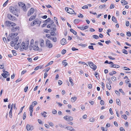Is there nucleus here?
Listing matches in <instances>:
<instances>
[{"mask_svg":"<svg viewBox=\"0 0 131 131\" xmlns=\"http://www.w3.org/2000/svg\"><path fill=\"white\" fill-rule=\"evenodd\" d=\"M5 74H6V75L7 77H9V72L7 71H5Z\"/></svg>","mask_w":131,"mask_h":131,"instance_id":"nucleus-63","label":"nucleus"},{"mask_svg":"<svg viewBox=\"0 0 131 131\" xmlns=\"http://www.w3.org/2000/svg\"><path fill=\"white\" fill-rule=\"evenodd\" d=\"M54 21H56L57 24H58V22L57 21V18L55 17H54Z\"/></svg>","mask_w":131,"mask_h":131,"instance_id":"nucleus-55","label":"nucleus"},{"mask_svg":"<svg viewBox=\"0 0 131 131\" xmlns=\"http://www.w3.org/2000/svg\"><path fill=\"white\" fill-rule=\"evenodd\" d=\"M9 9L10 11L13 14L15 15L16 16H18V13L20 12L19 9H17L16 7L10 6L9 7Z\"/></svg>","mask_w":131,"mask_h":131,"instance_id":"nucleus-1","label":"nucleus"},{"mask_svg":"<svg viewBox=\"0 0 131 131\" xmlns=\"http://www.w3.org/2000/svg\"><path fill=\"white\" fill-rule=\"evenodd\" d=\"M51 20L50 18H48L45 21V22L46 23H47L48 22H50Z\"/></svg>","mask_w":131,"mask_h":131,"instance_id":"nucleus-49","label":"nucleus"},{"mask_svg":"<svg viewBox=\"0 0 131 131\" xmlns=\"http://www.w3.org/2000/svg\"><path fill=\"white\" fill-rule=\"evenodd\" d=\"M106 6V5L104 4L103 5H100L99 7V8L100 9H102L104 7H105Z\"/></svg>","mask_w":131,"mask_h":131,"instance_id":"nucleus-42","label":"nucleus"},{"mask_svg":"<svg viewBox=\"0 0 131 131\" xmlns=\"http://www.w3.org/2000/svg\"><path fill=\"white\" fill-rule=\"evenodd\" d=\"M12 52L14 56H16L17 55V53L16 52V51L15 50H12Z\"/></svg>","mask_w":131,"mask_h":131,"instance_id":"nucleus-50","label":"nucleus"},{"mask_svg":"<svg viewBox=\"0 0 131 131\" xmlns=\"http://www.w3.org/2000/svg\"><path fill=\"white\" fill-rule=\"evenodd\" d=\"M37 104V102L36 101H34L32 103L31 105H32L34 107L35 105H36Z\"/></svg>","mask_w":131,"mask_h":131,"instance_id":"nucleus-37","label":"nucleus"},{"mask_svg":"<svg viewBox=\"0 0 131 131\" xmlns=\"http://www.w3.org/2000/svg\"><path fill=\"white\" fill-rule=\"evenodd\" d=\"M33 106L32 105H30L29 107V111L30 112H33Z\"/></svg>","mask_w":131,"mask_h":131,"instance_id":"nucleus-47","label":"nucleus"},{"mask_svg":"<svg viewBox=\"0 0 131 131\" xmlns=\"http://www.w3.org/2000/svg\"><path fill=\"white\" fill-rule=\"evenodd\" d=\"M12 109L10 108V110L9 112V116L10 118H12Z\"/></svg>","mask_w":131,"mask_h":131,"instance_id":"nucleus-28","label":"nucleus"},{"mask_svg":"<svg viewBox=\"0 0 131 131\" xmlns=\"http://www.w3.org/2000/svg\"><path fill=\"white\" fill-rule=\"evenodd\" d=\"M122 117L125 120L127 119V117L126 115H122Z\"/></svg>","mask_w":131,"mask_h":131,"instance_id":"nucleus-41","label":"nucleus"},{"mask_svg":"<svg viewBox=\"0 0 131 131\" xmlns=\"http://www.w3.org/2000/svg\"><path fill=\"white\" fill-rule=\"evenodd\" d=\"M67 60H65L62 61V64L65 67L67 66L68 64V63L65 62Z\"/></svg>","mask_w":131,"mask_h":131,"instance_id":"nucleus-25","label":"nucleus"},{"mask_svg":"<svg viewBox=\"0 0 131 131\" xmlns=\"http://www.w3.org/2000/svg\"><path fill=\"white\" fill-rule=\"evenodd\" d=\"M19 27H13L11 29V31L13 32L19 30Z\"/></svg>","mask_w":131,"mask_h":131,"instance_id":"nucleus-12","label":"nucleus"},{"mask_svg":"<svg viewBox=\"0 0 131 131\" xmlns=\"http://www.w3.org/2000/svg\"><path fill=\"white\" fill-rule=\"evenodd\" d=\"M65 9L66 11L69 13L71 14H74V11L72 9L68 7H66Z\"/></svg>","mask_w":131,"mask_h":131,"instance_id":"nucleus-5","label":"nucleus"},{"mask_svg":"<svg viewBox=\"0 0 131 131\" xmlns=\"http://www.w3.org/2000/svg\"><path fill=\"white\" fill-rule=\"evenodd\" d=\"M42 66H38L37 67H36V68H35L34 69V70H38L39 69V68H40V69L41 68H42Z\"/></svg>","mask_w":131,"mask_h":131,"instance_id":"nucleus-48","label":"nucleus"},{"mask_svg":"<svg viewBox=\"0 0 131 131\" xmlns=\"http://www.w3.org/2000/svg\"><path fill=\"white\" fill-rule=\"evenodd\" d=\"M7 17L9 19L13 21H14L16 19V18L15 17L10 14H8Z\"/></svg>","mask_w":131,"mask_h":131,"instance_id":"nucleus-7","label":"nucleus"},{"mask_svg":"<svg viewBox=\"0 0 131 131\" xmlns=\"http://www.w3.org/2000/svg\"><path fill=\"white\" fill-rule=\"evenodd\" d=\"M119 91L121 93H123V95H125V93L124 92V91H123V90H122V89H119Z\"/></svg>","mask_w":131,"mask_h":131,"instance_id":"nucleus-58","label":"nucleus"},{"mask_svg":"<svg viewBox=\"0 0 131 131\" xmlns=\"http://www.w3.org/2000/svg\"><path fill=\"white\" fill-rule=\"evenodd\" d=\"M34 9L33 8H31L27 14V16H29L31 15L32 14L34 13Z\"/></svg>","mask_w":131,"mask_h":131,"instance_id":"nucleus-8","label":"nucleus"},{"mask_svg":"<svg viewBox=\"0 0 131 131\" xmlns=\"http://www.w3.org/2000/svg\"><path fill=\"white\" fill-rule=\"evenodd\" d=\"M39 45L40 47L43 48L45 46L44 41L42 39H41L39 40Z\"/></svg>","mask_w":131,"mask_h":131,"instance_id":"nucleus-10","label":"nucleus"},{"mask_svg":"<svg viewBox=\"0 0 131 131\" xmlns=\"http://www.w3.org/2000/svg\"><path fill=\"white\" fill-rule=\"evenodd\" d=\"M36 15L34 14L33 16H31L29 19V21H32L35 18Z\"/></svg>","mask_w":131,"mask_h":131,"instance_id":"nucleus-16","label":"nucleus"},{"mask_svg":"<svg viewBox=\"0 0 131 131\" xmlns=\"http://www.w3.org/2000/svg\"><path fill=\"white\" fill-rule=\"evenodd\" d=\"M107 80L109 82H107V83H109L110 84H111L112 83V81H111V78H107Z\"/></svg>","mask_w":131,"mask_h":131,"instance_id":"nucleus-35","label":"nucleus"},{"mask_svg":"<svg viewBox=\"0 0 131 131\" xmlns=\"http://www.w3.org/2000/svg\"><path fill=\"white\" fill-rule=\"evenodd\" d=\"M123 52L126 54H128V52L127 51L124 49L123 50Z\"/></svg>","mask_w":131,"mask_h":131,"instance_id":"nucleus-54","label":"nucleus"},{"mask_svg":"<svg viewBox=\"0 0 131 131\" xmlns=\"http://www.w3.org/2000/svg\"><path fill=\"white\" fill-rule=\"evenodd\" d=\"M88 48L89 49H91L92 50H94V48H93V46H89L88 47Z\"/></svg>","mask_w":131,"mask_h":131,"instance_id":"nucleus-57","label":"nucleus"},{"mask_svg":"<svg viewBox=\"0 0 131 131\" xmlns=\"http://www.w3.org/2000/svg\"><path fill=\"white\" fill-rule=\"evenodd\" d=\"M26 113L24 112L23 114V120H24L26 118Z\"/></svg>","mask_w":131,"mask_h":131,"instance_id":"nucleus-52","label":"nucleus"},{"mask_svg":"<svg viewBox=\"0 0 131 131\" xmlns=\"http://www.w3.org/2000/svg\"><path fill=\"white\" fill-rule=\"evenodd\" d=\"M77 99V97L76 96H74L72 97L71 99V101L72 102H74L76 101Z\"/></svg>","mask_w":131,"mask_h":131,"instance_id":"nucleus-19","label":"nucleus"},{"mask_svg":"<svg viewBox=\"0 0 131 131\" xmlns=\"http://www.w3.org/2000/svg\"><path fill=\"white\" fill-rule=\"evenodd\" d=\"M54 33H50L51 34V35H50L49 34H47L46 35V36L48 38H50L52 36H54L55 35L54 34Z\"/></svg>","mask_w":131,"mask_h":131,"instance_id":"nucleus-23","label":"nucleus"},{"mask_svg":"<svg viewBox=\"0 0 131 131\" xmlns=\"http://www.w3.org/2000/svg\"><path fill=\"white\" fill-rule=\"evenodd\" d=\"M95 119L93 117H92L90 119V121L91 122H94L95 121Z\"/></svg>","mask_w":131,"mask_h":131,"instance_id":"nucleus-60","label":"nucleus"},{"mask_svg":"<svg viewBox=\"0 0 131 131\" xmlns=\"http://www.w3.org/2000/svg\"><path fill=\"white\" fill-rule=\"evenodd\" d=\"M106 87L109 90H110L111 88V86L110 84L107 83Z\"/></svg>","mask_w":131,"mask_h":131,"instance_id":"nucleus-27","label":"nucleus"},{"mask_svg":"<svg viewBox=\"0 0 131 131\" xmlns=\"http://www.w3.org/2000/svg\"><path fill=\"white\" fill-rule=\"evenodd\" d=\"M100 104L102 105H104V101L103 100H101L100 101Z\"/></svg>","mask_w":131,"mask_h":131,"instance_id":"nucleus-61","label":"nucleus"},{"mask_svg":"<svg viewBox=\"0 0 131 131\" xmlns=\"http://www.w3.org/2000/svg\"><path fill=\"white\" fill-rule=\"evenodd\" d=\"M66 51L65 49H63L61 52V53L63 54H64L66 52Z\"/></svg>","mask_w":131,"mask_h":131,"instance_id":"nucleus-56","label":"nucleus"},{"mask_svg":"<svg viewBox=\"0 0 131 131\" xmlns=\"http://www.w3.org/2000/svg\"><path fill=\"white\" fill-rule=\"evenodd\" d=\"M34 22L36 23V24H39V25H40L41 23V22L40 21H39L38 19H36L34 20Z\"/></svg>","mask_w":131,"mask_h":131,"instance_id":"nucleus-15","label":"nucleus"},{"mask_svg":"<svg viewBox=\"0 0 131 131\" xmlns=\"http://www.w3.org/2000/svg\"><path fill=\"white\" fill-rule=\"evenodd\" d=\"M16 44L15 43V42L13 41H11L10 42L11 46L12 47H13Z\"/></svg>","mask_w":131,"mask_h":131,"instance_id":"nucleus-32","label":"nucleus"},{"mask_svg":"<svg viewBox=\"0 0 131 131\" xmlns=\"http://www.w3.org/2000/svg\"><path fill=\"white\" fill-rule=\"evenodd\" d=\"M50 39L54 42H56L57 41V38L55 37H53V36H51Z\"/></svg>","mask_w":131,"mask_h":131,"instance_id":"nucleus-21","label":"nucleus"},{"mask_svg":"<svg viewBox=\"0 0 131 131\" xmlns=\"http://www.w3.org/2000/svg\"><path fill=\"white\" fill-rule=\"evenodd\" d=\"M120 67V66L117 64H113V68H118Z\"/></svg>","mask_w":131,"mask_h":131,"instance_id":"nucleus-39","label":"nucleus"},{"mask_svg":"<svg viewBox=\"0 0 131 131\" xmlns=\"http://www.w3.org/2000/svg\"><path fill=\"white\" fill-rule=\"evenodd\" d=\"M11 21H6L5 23V24L6 26H11L10 25Z\"/></svg>","mask_w":131,"mask_h":131,"instance_id":"nucleus-18","label":"nucleus"},{"mask_svg":"<svg viewBox=\"0 0 131 131\" xmlns=\"http://www.w3.org/2000/svg\"><path fill=\"white\" fill-rule=\"evenodd\" d=\"M75 35V36L77 37L78 39H79L80 40H81V37H80V36H79L78 35H77V34L76 33H73Z\"/></svg>","mask_w":131,"mask_h":131,"instance_id":"nucleus-40","label":"nucleus"},{"mask_svg":"<svg viewBox=\"0 0 131 131\" xmlns=\"http://www.w3.org/2000/svg\"><path fill=\"white\" fill-rule=\"evenodd\" d=\"M89 65L91 68L95 70L97 68L96 66L94 64L93 62H89Z\"/></svg>","mask_w":131,"mask_h":131,"instance_id":"nucleus-6","label":"nucleus"},{"mask_svg":"<svg viewBox=\"0 0 131 131\" xmlns=\"http://www.w3.org/2000/svg\"><path fill=\"white\" fill-rule=\"evenodd\" d=\"M111 79L113 81H115L116 80V78L114 77L113 76L111 77Z\"/></svg>","mask_w":131,"mask_h":131,"instance_id":"nucleus-51","label":"nucleus"},{"mask_svg":"<svg viewBox=\"0 0 131 131\" xmlns=\"http://www.w3.org/2000/svg\"><path fill=\"white\" fill-rule=\"evenodd\" d=\"M53 62V61H51L49 62L48 64L45 66V67H47L48 66H49V65L52 64Z\"/></svg>","mask_w":131,"mask_h":131,"instance_id":"nucleus-53","label":"nucleus"},{"mask_svg":"<svg viewBox=\"0 0 131 131\" xmlns=\"http://www.w3.org/2000/svg\"><path fill=\"white\" fill-rule=\"evenodd\" d=\"M18 37H17L15 38L14 39V40L13 41H14L15 42V43L16 44L17 43L18 41Z\"/></svg>","mask_w":131,"mask_h":131,"instance_id":"nucleus-30","label":"nucleus"},{"mask_svg":"<svg viewBox=\"0 0 131 131\" xmlns=\"http://www.w3.org/2000/svg\"><path fill=\"white\" fill-rule=\"evenodd\" d=\"M112 20L115 23H117V21L116 17L114 16H113L112 18Z\"/></svg>","mask_w":131,"mask_h":131,"instance_id":"nucleus-24","label":"nucleus"},{"mask_svg":"<svg viewBox=\"0 0 131 131\" xmlns=\"http://www.w3.org/2000/svg\"><path fill=\"white\" fill-rule=\"evenodd\" d=\"M116 72L115 71H113L112 72H110L109 73V75H110L112 76L114 74H116Z\"/></svg>","mask_w":131,"mask_h":131,"instance_id":"nucleus-26","label":"nucleus"},{"mask_svg":"<svg viewBox=\"0 0 131 131\" xmlns=\"http://www.w3.org/2000/svg\"><path fill=\"white\" fill-rule=\"evenodd\" d=\"M26 128L27 130L28 131L32 130L34 129L33 126L32 125H30L29 124H27L26 126Z\"/></svg>","mask_w":131,"mask_h":131,"instance_id":"nucleus-9","label":"nucleus"},{"mask_svg":"<svg viewBox=\"0 0 131 131\" xmlns=\"http://www.w3.org/2000/svg\"><path fill=\"white\" fill-rule=\"evenodd\" d=\"M71 77H69V81L71 83V85L72 86H73L74 85V83L72 82L73 81Z\"/></svg>","mask_w":131,"mask_h":131,"instance_id":"nucleus-31","label":"nucleus"},{"mask_svg":"<svg viewBox=\"0 0 131 131\" xmlns=\"http://www.w3.org/2000/svg\"><path fill=\"white\" fill-rule=\"evenodd\" d=\"M79 21H80V20L79 19H76L74 20V23L75 24H78L79 23Z\"/></svg>","mask_w":131,"mask_h":131,"instance_id":"nucleus-38","label":"nucleus"},{"mask_svg":"<svg viewBox=\"0 0 131 131\" xmlns=\"http://www.w3.org/2000/svg\"><path fill=\"white\" fill-rule=\"evenodd\" d=\"M61 44L62 45L66 44L67 43L66 40L65 38H63L61 40Z\"/></svg>","mask_w":131,"mask_h":131,"instance_id":"nucleus-14","label":"nucleus"},{"mask_svg":"<svg viewBox=\"0 0 131 131\" xmlns=\"http://www.w3.org/2000/svg\"><path fill=\"white\" fill-rule=\"evenodd\" d=\"M23 8V10L25 11V12H26L27 11V9H28V8H26V6L25 5V6H24L23 7H22Z\"/></svg>","mask_w":131,"mask_h":131,"instance_id":"nucleus-36","label":"nucleus"},{"mask_svg":"<svg viewBox=\"0 0 131 131\" xmlns=\"http://www.w3.org/2000/svg\"><path fill=\"white\" fill-rule=\"evenodd\" d=\"M66 128L67 129L70 130L71 131L74 130V129L71 126H68L66 127L65 128Z\"/></svg>","mask_w":131,"mask_h":131,"instance_id":"nucleus-17","label":"nucleus"},{"mask_svg":"<svg viewBox=\"0 0 131 131\" xmlns=\"http://www.w3.org/2000/svg\"><path fill=\"white\" fill-rule=\"evenodd\" d=\"M8 0H7L4 4L3 5V7H5L6 6L7 4L8 3Z\"/></svg>","mask_w":131,"mask_h":131,"instance_id":"nucleus-59","label":"nucleus"},{"mask_svg":"<svg viewBox=\"0 0 131 131\" xmlns=\"http://www.w3.org/2000/svg\"><path fill=\"white\" fill-rule=\"evenodd\" d=\"M51 30L52 31L50 33H53L56 31V27L52 28L51 29Z\"/></svg>","mask_w":131,"mask_h":131,"instance_id":"nucleus-29","label":"nucleus"},{"mask_svg":"<svg viewBox=\"0 0 131 131\" xmlns=\"http://www.w3.org/2000/svg\"><path fill=\"white\" fill-rule=\"evenodd\" d=\"M18 35V33H10L9 35V37H10L11 39H13Z\"/></svg>","mask_w":131,"mask_h":131,"instance_id":"nucleus-11","label":"nucleus"},{"mask_svg":"<svg viewBox=\"0 0 131 131\" xmlns=\"http://www.w3.org/2000/svg\"><path fill=\"white\" fill-rule=\"evenodd\" d=\"M28 43H27L26 44V45L24 42H23L21 43V45L20 46V48L21 49H25V50H26L28 47V46L29 43L28 41L27 42Z\"/></svg>","mask_w":131,"mask_h":131,"instance_id":"nucleus-4","label":"nucleus"},{"mask_svg":"<svg viewBox=\"0 0 131 131\" xmlns=\"http://www.w3.org/2000/svg\"><path fill=\"white\" fill-rule=\"evenodd\" d=\"M67 116H65L63 117V118L66 121H72L73 120V118L71 116L69 117L68 118L67 117Z\"/></svg>","mask_w":131,"mask_h":131,"instance_id":"nucleus-13","label":"nucleus"},{"mask_svg":"<svg viewBox=\"0 0 131 131\" xmlns=\"http://www.w3.org/2000/svg\"><path fill=\"white\" fill-rule=\"evenodd\" d=\"M39 47L37 45H30L29 49L30 50H32L35 51L38 50Z\"/></svg>","mask_w":131,"mask_h":131,"instance_id":"nucleus-2","label":"nucleus"},{"mask_svg":"<svg viewBox=\"0 0 131 131\" xmlns=\"http://www.w3.org/2000/svg\"><path fill=\"white\" fill-rule=\"evenodd\" d=\"M94 74H95V76L97 78V79H99V74H98V73L96 72H95V73Z\"/></svg>","mask_w":131,"mask_h":131,"instance_id":"nucleus-43","label":"nucleus"},{"mask_svg":"<svg viewBox=\"0 0 131 131\" xmlns=\"http://www.w3.org/2000/svg\"><path fill=\"white\" fill-rule=\"evenodd\" d=\"M46 46L49 48H51L52 47L53 45L51 41L48 39L46 40L45 42Z\"/></svg>","mask_w":131,"mask_h":131,"instance_id":"nucleus-3","label":"nucleus"},{"mask_svg":"<svg viewBox=\"0 0 131 131\" xmlns=\"http://www.w3.org/2000/svg\"><path fill=\"white\" fill-rule=\"evenodd\" d=\"M116 103L117 104L119 105H121V103L120 100L118 99H117L116 100Z\"/></svg>","mask_w":131,"mask_h":131,"instance_id":"nucleus-34","label":"nucleus"},{"mask_svg":"<svg viewBox=\"0 0 131 131\" xmlns=\"http://www.w3.org/2000/svg\"><path fill=\"white\" fill-rule=\"evenodd\" d=\"M18 4L20 7H23L25 5L23 3L21 2H19L18 3Z\"/></svg>","mask_w":131,"mask_h":131,"instance_id":"nucleus-22","label":"nucleus"},{"mask_svg":"<svg viewBox=\"0 0 131 131\" xmlns=\"http://www.w3.org/2000/svg\"><path fill=\"white\" fill-rule=\"evenodd\" d=\"M10 25L11 26L15 27L16 25V24L13 22L11 21Z\"/></svg>","mask_w":131,"mask_h":131,"instance_id":"nucleus-44","label":"nucleus"},{"mask_svg":"<svg viewBox=\"0 0 131 131\" xmlns=\"http://www.w3.org/2000/svg\"><path fill=\"white\" fill-rule=\"evenodd\" d=\"M101 129L102 130V131H107V128H105L103 127H101Z\"/></svg>","mask_w":131,"mask_h":131,"instance_id":"nucleus-46","label":"nucleus"},{"mask_svg":"<svg viewBox=\"0 0 131 131\" xmlns=\"http://www.w3.org/2000/svg\"><path fill=\"white\" fill-rule=\"evenodd\" d=\"M47 114V112H44L43 113H41V115L43 116L44 117H46L47 116L46 114Z\"/></svg>","mask_w":131,"mask_h":131,"instance_id":"nucleus-33","label":"nucleus"},{"mask_svg":"<svg viewBox=\"0 0 131 131\" xmlns=\"http://www.w3.org/2000/svg\"><path fill=\"white\" fill-rule=\"evenodd\" d=\"M121 3L123 5H126L128 4L127 2L125 0H121Z\"/></svg>","mask_w":131,"mask_h":131,"instance_id":"nucleus-20","label":"nucleus"},{"mask_svg":"<svg viewBox=\"0 0 131 131\" xmlns=\"http://www.w3.org/2000/svg\"><path fill=\"white\" fill-rule=\"evenodd\" d=\"M57 112L56 110L55 109H53L52 111V113L53 114H55Z\"/></svg>","mask_w":131,"mask_h":131,"instance_id":"nucleus-62","label":"nucleus"},{"mask_svg":"<svg viewBox=\"0 0 131 131\" xmlns=\"http://www.w3.org/2000/svg\"><path fill=\"white\" fill-rule=\"evenodd\" d=\"M93 38L95 39H97L99 38V36L96 35H94L93 36Z\"/></svg>","mask_w":131,"mask_h":131,"instance_id":"nucleus-45","label":"nucleus"},{"mask_svg":"<svg viewBox=\"0 0 131 131\" xmlns=\"http://www.w3.org/2000/svg\"><path fill=\"white\" fill-rule=\"evenodd\" d=\"M89 31L91 32H93L95 31V30L93 28H91L89 29Z\"/></svg>","mask_w":131,"mask_h":131,"instance_id":"nucleus-64","label":"nucleus"}]
</instances>
